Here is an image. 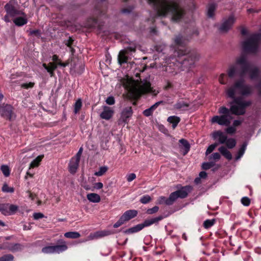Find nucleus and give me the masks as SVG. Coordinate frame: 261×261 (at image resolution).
Wrapping results in <instances>:
<instances>
[{
	"mask_svg": "<svg viewBox=\"0 0 261 261\" xmlns=\"http://www.w3.org/2000/svg\"><path fill=\"white\" fill-rule=\"evenodd\" d=\"M150 200L151 197L148 195L142 196L140 200V202L143 204H146L149 202Z\"/></svg>",
	"mask_w": 261,
	"mask_h": 261,
	"instance_id": "nucleus-44",
	"label": "nucleus"
},
{
	"mask_svg": "<svg viewBox=\"0 0 261 261\" xmlns=\"http://www.w3.org/2000/svg\"><path fill=\"white\" fill-rule=\"evenodd\" d=\"M109 234H110V232L109 231H98L94 233L93 236H92V234H90V237H91V239H93L95 238L97 239L99 238H101L105 236H108Z\"/></svg>",
	"mask_w": 261,
	"mask_h": 261,
	"instance_id": "nucleus-25",
	"label": "nucleus"
},
{
	"mask_svg": "<svg viewBox=\"0 0 261 261\" xmlns=\"http://www.w3.org/2000/svg\"><path fill=\"white\" fill-rule=\"evenodd\" d=\"M124 222H125L124 221V220H123V219H122V218L121 217L120 218V219H119V220L114 224L113 227L114 228H117V227L120 226L121 225H122L123 224H124Z\"/></svg>",
	"mask_w": 261,
	"mask_h": 261,
	"instance_id": "nucleus-50",
	"label": "nucleus"
},
{
	"mask_svg": "<svg viewBox=\"0 0 261 261\" xmlns=\"http://www.w3.org/2000/svg\"><path fill=\"white\" fill-rule=\"evenodd\" d=\"M114 114L113 110L108 106H103V110L100 114L101 118L105 120H109Z\"/></svg>",
	"mask_w": 261,
	"mask_h": 261,
	"instance_id": "nucleus-14",
	"label": "nucleus"
},
{
	"mask_svg": "<svg viewBox=\"0 0 261 261\" xmlns=\"http://www.w3.org/2000/svg\"><path fill=\"white\" fill-rule=\"evenodd\" d=\"M236 18L233 15L229 16L227 18H224L219 28L222 32H227L234 23Z\"/></svg>",
	"mask_w": 261,
	"mask_h": 261,
	"instance_id": "nucleus-11",
	"label": "nucleus"
},
{
	"mask_svg": "<svg viewBox=\"0 0 261 261\" xmlns=\"http://www.w3.org/2000/svg\"><path fill=\"white\" fill-rule=\"evenodd\" d=\"M180 120V118L176 116H170L167 119V121L172 124L173 129L176 127Z\"/></svg>",
	"mask_w": 261,
	"mask_h": 261,
	"instance_id": "nucleus-23",
	"label": "nucleus"
},
{
	"mask_svg": "<svg viewBox=\"0 0 261 261\" xmlns=\"http://www.w3.org/2000/svg\"><path fill=\"white\" fill-rule=\"evenodd\" d=\"M82 151H83V148L81 147L80 148V149H79V151L77 152V153H76V155L73 158H76V159H77L79 160H80V158H81V154L82 153Z\"/></svg>",
	"mask_w": 261,
	"mask_h": 261,
	"instance_id": "nucleus-60",
	"label": "nucleus"
},
{
	"mask_svg": "<svg viewBox=\"0 0 261 261\" xmlns=\"http://www.w3.org/2000/svg\"><path fill=\"white\" fill-rule=\"evenodd\" d=\"M187 42V40L180 35L175 36L174 38L175 45L177 46L176 52L178 57L185 56L186 57L182 60L181 63L185 67L191 68L194 64L195 62L198 60V56L195 54L191 53L189 55H187L189 50L185 49V45Z\"/></svg>",
	"mask_w": 261,
	"mask_h": 261,
	"instance_id": "nucleus-3",
	"label": "nucleus"
},
{
	"mask_svg": "<svg viewBox=\"0 0 261 261\" xmlns=\"http://www.w3.org/2000/svg\"><path fill=\"white\" fill-rule=\"evenodd\" d=\"M133 9V7L124 8L121 10V12L123 14H128L132 11Z\"/></svg>",
	"mask_w": 261,
	"mask_h": 261,
	"instance_id": "nucleus-58",
	"label": "nucleus"
},
{
	"mask_svg": "<svg viewBox=\"0 0 261 261\" xmlns=\"http://www.w3.org/2000/svg\"><path fill=\"white\" fill-rule=\"evenodd\" d=\"M91 21V23L89 24V27H95L97 23V20L96 18H92L89 19V21Z\"/></svg>",
	"mask_w": 261,
	"mask_h": 261,
	"instance_id": "nucleus-52",
	"label": "nucleus"
},
{
	"mask_svg": "<svg viewBox=\"0 0 261 261\" xmlns=\"http://www.w3.org/2000/svg\"><path fill=\"white\" fill-rule=\"evenodd\" d=\"M0 115L9 120H12L15 118V115L13 111V108L10 105L3 103L0 105Z\"/></svg>",
	"mask_w": 261,
	"mask_h": 261,
	"instance_id": "nucleus-9",
	"label": "nucleus"
},
{
	"mask_svg": "<svg viewBox=\"0 0 261 261\" xmlns=\"http://www.w3.org/2000/svg\"><path fill=\"white\" fill-rule=\"evenodd\" d=\"M242 121H243L242 120H236L233 121L232 126H234V127H235L236 128V127H237L241 124V123H242Z\"/></svg>",
	"mask_w": 261,
	"mask_h": 261,
	"instance_id": "nucleus-59",
	"label": "nucleus"
},
{
	"mask_svg": "<svg viewBox=\"0 0 261 261\" xmlns=\"http://www.w3.org/2000/svg\"><path fill=\"white\" fill-rule=\"evenodd\" d=\"M23 247L20 244H14L8 245V249L12 252H17L21 250Z\"/></svg>",
	"mask_w": 261,
	"mask_h": 261,
	"instance_id": "nucleus-26",
	"label": "nucleus"
},
{
	"mask_svg": "<svg viewBox=\"0 0 261 261\" xmlns=\"http://www.w3.org/2000/svg\"><path fill=\"white\" fill-rule=\"evenodd\" d=\"M149 4L156 10L158 16L171 15L174 21H179L186 14L185 9L180 6L179 0H148Z\"/></svg>",
	"mask_w": 261,
	"mask_h": 261,
	"instance_id": "nucleus-2",
	"label": "nucleus"
},
{
	"mask_svg": "<svg viewBox=\"0 0 261 261\" xmlns=\"http://www.w3.org/2000/svg\"><path fill=\"white\" fill-rule=\"evenodd\" d=\"M172 88H173L172 84L170 83H168L167 85L165 87V89L167 90L169 89Z\"/></svg>",
	"mask_w": 261,
	"mask_h": 261,
	"instance_id": "nucleus-64",
	"label": "nucleus"
},
{
	"mask_svg": "<svg viewBox=\"0 0 261 261\" xmlns=\"http://www.w3.org/2000/svg\"><path fill=\"white\" fill-rule=\"evenodd\" d=\"M215 220L214 219H207L203 223V226L205 228H208L212 226L215 223Z\"/></svg>",
	"mask_w": 261,
	"mask_h": 261,
	"instance_id": "nucleus-40",
	"label": "nucleus"
},
{
	"mask_svg": "<svg viewBox=\"0 0 261 261\" xmlns=\"http://www.w3.org/2000/svg\"><path fill=\"white\" fill-rule=\"evenodd\" d=\"M242 203L245 206H248L250 203V200L247 197H244L241 199Z\"/></svg>",
	"mask_w": 261,
	"mask_h": 261,
	"instance_id": "nucleus-48",
	"label": "nucleus"
},
{
	"mask_svg": "<svg viewBox=\"0 0 261 261\" xmlns=\"http://www.w3.org/2000/svg\"><path fill=\"white\" fill-rule=\"evenodd\" d=\"M192 189L191 186H187L182 187L179 190L172 193L169 198H167V205H172L178 198H184L186 197Z\"/></svg>",
	"mask_w": 261,
	"mask_h": 261,
	"instance_id": "nucleus-6",
	"label": "nucleus"
},
{
	"mask_svg": "<svg viewBox=\"0 0 261 261\" xmlns=\"http://www.w3.org/2000/svg\"><path fill=\"white\" fill-rule=\"evenodd\" d=\"M123 86L134 97H138L142 94L151 91V88L149 82L138 83L131 79H127L123 82Z\"/></svg>",
	"mask_w": 261,
	"mask_h": 261,
	"instance_id": "nucleus-4",
	"label": "nucleus"
},
{
	"mask_svg": "<svg viewBox=\"0 0 261 261\" xmlns=\"http://www.w3.org/2000/svg\"><path fill=\"white\" fill-rule=\"evenodd\" d=\"M221 155L218 152H214L208 156V160L213 162H217L219 161Z\"/></svg>",
	"mask_w": 261,
	"mask_h": 261,
	"instance_id": "nucleus-32",
	"label": "nucleus"
},
{
	"mask_svg": "<svg viewBox=\"0 0 261 261\" xmlns=\"http://www.w3.org/2000/svg\"><path fill=\"white\" fill-rule=\"evenodd\" d=\"M43 66L50 73L51 76L53 75V72L57 68V65L54 63H49L48 65L43 64Z\"/></svg>",
	"mask_w": 261,
	"mask_h": 261,
	"instance_id": "nucleus-27",
	"label": "nucleus"
},
{
	"mask_svg": "<svg viewBox=\"0 0 261 261\" xmlns=\"http://www.w3.org/2000/svg\"><path fill=\"white\" fill-rule=\"evenodd\" d=\"M143 113L145 116L148 117L152 114L153 111L150 108H148L144 110Z\"/></svg>",
	"mask_w": 261,
	"mask_h": 261,
	"instance_id": "nucleus-56",
	"label": "nucleus"
},
{
	"mask_svg": "<svg viewBox=\"0 0 261 261\" xmlns=\"http://www.w3.org/2000/svg\"><path fill=\"white\" fill-rule=\"evenodd\" d=\"M159 210V207L157 206H155L151 208H149L147 210L146 213L148 214H153L156 213Z\"/></svg>",
	"mask_w": 261,
	"mask_h": 261,
	"instance_id": "nucleus-47",
	"label": "nucleus"
},
{
	"mask_svg": "<svg viewBox=\"0 0 261 261\" xmlns=\"http://www.w3.org/2000/svg\"><path fill=\"white\" fill-rule=\"evenodd\" d=\"M2 190L3 192L11 193H13L14 191V188L11 187H9L6 183L4 184Z\"/></svg>",
	"mask_w": 261,
	"mask_h": 261,
	"instance_id": "nucleus-38",
	"label": "nucleus"
},
{
	"mask_svg": "<svg viewBox=\"0 0 261 261\" xmlns=\"http://www.w3.org/2000/svg\"><path fill=\"white\" fill-rule=\"evenodd\" d=\"M43 217V214L41 213H35L33 214V218L35 220H38L42 218Z\"/></svg>",
	"mask_w": 261,
	"mask_h": 261,
	"instance_id": "nucleus-54",
	"label": "nucleus"
},
{
	"mask_svg": "<svg viewBox=\"0 0 261 261\" xmlns=\"http://www.w3.org/2000/svg\"><path fill=\"white\" fill-rule=\"evenodd\" d=\"M106 102L108 105H112L115 103V100L113 96H109L107 98Z\"/></svg>",
	"mask_w": 261,
	"mask_h": 261,
	"instance_id": "nucleus-49",
	"label": "nucleus"
},
{
	"mask_svg": "<svg viewBox=\"0 0 261 261\" xmlns=\"http://www.w3.org/2000/svg\"><path fill=\"white\" fill-rule=\"evenodd\" d=\"M227 72L228 77L231 79L237 75H239L240 78L236 80L226 90L227 96L233 99L230 103V109L224 107H220L219 113L222 115L215 116L212 119L213 123L224 126L230 125L231 123L232 117L230 116V112L236 115H244L246 112V109L251 104L250 100H247L243 98L249 96L253 91L252 86L245 83L243 77L246 74L248 73L252 80H258V83L256 87L259 94H261L259 69L256 66L250 64L245 56L241 55L237 58L235 63L229 66Z\"/></svg>",
	"mask_w": 261,
	"mask_h": 261,
	"instance_id": "nucleus-1",
	"label": "nucleus"
},
{
	"mask_svg": "<svg viewBox=\"0 0 261 261\" xmlns=\"http://www.w3.org/2000/svg\"><path fill=\"white\" fill-rule=\"evenodd\" d=\"M14 256L11 254H6L0 257V261H13Z\"/></svg>",
	"mask_w": 261,
	"mask_h": 261,
	"instance_id": "nucleus-42",
	"label": "nucleus"
},
{
	"mask_svg": "<svg viewBox=\"0 0 261 261\" xmlns=\"http://www.w3.org/2000/svg\"><path fill=\"white\" fill-rule=\"evenodd\" d=\"M8 207H9V215H10L13 214L14 213H15L18 208L17 206L13 205V204H9Z\"/></svg>",
	"mask_w": 261,
	"mask_h": 261,
	"instance_id": "nucleus-46",
	"label": "nucleus"
},
{
	"mask_svg": "<svg viewBox=\"0 0 261 261\" xmlns=\"http://www.w3.org/2000/svg\"><path fill=\"white\" fill-rule=\"evenodd\" d=\"M1 169L5 176L7 177L10 175V169L7 165H2Z\"/></svg>",
	"mask_w": 261,
	"mask_h": 261,
	"instance_id": "nucleus-39",
	"label": "nucleus"
},
{
	"mask_svg": "<svg viewBox=\"0 0 261 261\" xmlns=\"http://www.w3.org/2000/svg\"><path fill=\"white\" fill-rule=\"evenodd\" d=\"M246 148V144H243L238 151V154L236 157V160L240 159L244 154Z\"/></svg>",
	"mask_w": 261,
	"mask_h": 261,
	"instance_id": "nucleus-35",
	"label": "nucleus"
},
{
	"mask_svg": "<svg viewBox=\"0 0 261 261\" xmlns=\"http://www.w3.org/2000/svg\"><path fill=\"white\" fill-rule=\"evenodd\" d=\"M218 150L220 153L228 160H231L232 159L231 153L229 150H228L226 147L221 146L218 148Z\"/></svg>",
	"mask_w": 261,
	"mask_h": 261,
	"instance_id": "nucleus-19",
	"label": "nucleus"
},
{
	"mask_svg": "<svg viewBox=\"0 0 261 261\" xmlns=\"http://www.w3.org/2000/svg\"><path fill=\"white\" fill-rule=\"evenodd\" d=\"M143 228V226L142 225V224H139L134 227L126 229L124 231V233L126 234L134 233L141 230Z\"/></svg>",
	"mask_w": 261,
	"mask_h": 261,
	"instance_id": "nucleus-20",
	"label": "nucleus"
},
{
	"mask_svg": "<svg viewBox=\"0 0 261 261\" xmlns=\"http://www.w3.org/2000/svg\"><path fill=\"white\" fill-rule=\"evenodd\" d=\"M13 22L17 26H22L26 24L28 22L27 19L25 16L22 17L18 16L13 19Z\"/></svg>",
	"mask_w": 261,
	"mask_h": 261,
	"instance_id": "nucleus-22",
	"label": "nucleus"
},
{
	"mask_svg": "<svg viewBox=\"0 0 261 261\" xmlns=\"http://www.w3.org/2000/svg\"><path fill=\"white\" fill-rule=\"evenodd\" d=\"M162 102V101L156 102L152 106H151L149 108L153 112L158 108V107Z\"/></svg>",
	"mask_w": 261,
	"mask_h": 261,
	"instance_id": "nucleus-57",
	"label": "nucleus"
},
{
	"mask_svg": "<svg viewBox=\"0 0 261 261\" xmlns=\"http://www.w3.org/2000/svg\"><path fill=\"white\" fill-rule=\"evenodd\" d=\"M64 236L67 238L77 239L80 237V233L76 231H70L65 233Z\"/></svg>",
	"mask_w": 261,
	"mask_h": 261,
	"instance_id": "nucleus-29",
	"label": "nucleus"
},
{
	"mask_svg": "<svg viewBox=\"0 0 261 261\" xmlns=\"http://www.w3.org/2000/svg\"><path fill=\"white\" fill-rule=\"evenodd\" d=\"M7 14L4 17V20L6 22H10L11 19L10 18H15L18 16L23 15L24 13L15 8L11 4H7L5 6Z\"/></svg>",
	"mask_w": 261,
	"mask_h": 261,
	"instance_id": "nucleus-8",
	"label": "nucleus"
},
{
	"mask_svg": "<svg viewBox=\"0 0 261 261\" xmlns=\"http://www.w3.org/2000/svg\"><path fill=\"white\" fill-rule=\"evenodd\" d=\"M87 199L93 203H98L100 201V196L96 193H89L87 195Z\"/></svg>",
	"mask_w": 261,
	"mask_h": 261,
	"instance_id": "nucleus-21",
	"label": "nucleus"
},
{
	"mask_svg": "<svg viewBox=\"0 0 261 261\" xmlns=\"http://www.w3.org/2000/svg\"><path fill=\"white\" fill-rule=\"evenodd\" d=\"M138 214V212L135 210H130L126 211L122 216L121 218L125 222L132 218L135 217Z\"/></svg>",
	"mask_w": 261,
	"mask_h": 261,
	"instance_id": "nucleus-16",
	"label": "nucleus"
},
{
	"mask_svg": "<svg viewBox=\"0 0 261 261\" xmlns=\"http://www.w3.org/2000/svg\"><path fill=\"white\" fill-rule=\"evenodd\" d=\"M108 170V168L107 166L100 167L99 170L94 173V175L97 176H101L104 175Z\"/></svg>",
	"mask_w": 261,
	"mask_h": 261,
	"instance_id": "nucleus-33",
	"label": "nucleus"
},
{
	"mask_svg": "<svg viewBox=\"0 0 261 261\" xmlns=\"http://www.w3.org/2000/svg\"><path fill=\"white\" fill-rule=\"evenodd\" d=\"M260 40L261 33L251 35L242 43L244 50L249 53H256L258 50V44Z\"/></svg>",
	"mask_w": 261,
	"mask_h": 261,
	"instance_id": "nucleus-5",
	"label": "nucleus"
},
{
	"mask_svg": "<svg viewBox=\"0 0 261 261\" xmlns=\"http://www.w3.org/2000/svg\"><path fill=\"white\" fill-rule=\"evenodd\" d=\"M219 143L215 142V143L210 145L205 151V155H208L211 153L218 145Z\"/></svg>",
	"mask_w": 261,
	"mask_h": 261,
	"instance_id": "nucleus-37",
	"label": "nucleus"
},
{
	"mask_svg": "<svg viewBox=\"0 0 261 261\" xmlns=\"http://www.w3.org/2000/svg\"><path fill=\"white\" fill-rule=\"evenodd\" d=\"M162 219V216H159L157 217L146 219L144 221V222L143 223L141 224L143 226V228H144L145 227L149 226L153 224L157 223Z\"/></svg>",
	"mask_w": 261,
	"mask_h": 261,
	"instance_id": "nucleus-18",
	"label": "nucleus"
},
{
	"mask_svg": "<svg viewBox=\"0 0 261 261\" xmlns=\"http://www.w3.org/2000/svg\"><path fill=\"white\" fill-rule=\"evenodd\" d=\"M213 137L215 140H218L220 144H224L227 139V136L220 130L214 132Z\"/></svg>",
	"mask_w": 261,
	"mask_h": 261,
	"instance_id": "nucleus-15",
	"label": "nucleus"
},
{
	"mask_svg": "<svg viewBox=\"0 0 261 261\" xmlns=\"http://www.w3.org/2000/svg\"><path fill=\"white\" fill-rule=\"evenodd\" d=\"M43 157V155H39L35 160H34L30 165L29 170H30L31 168L38 166Z\"/></svg>",
	"mask_w": 261,
	"mask_h": 261,
	"instance_id": "nucleus-28",
	"label": "nucleus"
},
{
	"mask_svg": "<svg viewBox=\"0 0 261 261\" xmlns=\"http://www.w3.org/2000/svg\"><path fill=\"white\" fill-rule=\"evenodd\" d=\"M73 39L71 38H69L67 41V42L66 43L67 46L71 47L72 44L73 43Z\"/></svg>",
	"mask_w": 261,
	"mask_h": 261,
	"instance_id": "nucleus-63",
	"label": "nucleus"
},
{
	"mask_svg": "<svg viewBox=\"0 0 261 261\" xmlns=\"http://www.w3.org/2000/svg\"><path fill=\"white\" fill-rule=\"evenodd\" d=\"M34 85H35V83L29 82V83H23V84H21L20 87L21 88L28 89L30 88H33Z\"/></svg>",
	"mask_w": 261,
	"mask_h": 261,
	"instance_id": "nucleus-43",
	"label": "nucleus"
},
{
	"mask_svg": "<svg viewBox=\"0 0 261 261\" xmlns=\"http://www.w3.org/2000/svg\"><path fill=\"white\" fill-rule=\"evenodd\" d=\"M136 50L135 47H128L126 50H122L119 52L118 57V63L120 65L123 63H126L128 60V57L126 56L128 50L130 51H135Z\"/></svg>",
	"mask_w": 261,
	"mask_h": 261,
	"instance_id": "nucleus-13",
	"label": "nucleus"
},
{
	"mask_svg": "<svg viewBox=\"0 0 261 261\" xmlns=\"http://www.w3.org/2000/svg\"><path fill=\"white\" fill-rule=\"evenodd\" d=\"M179 143L182 145V146L184 147L185 152L184 153V154H186L187 153V152L189 151L190 146L188 142V141L185 139H180L179 140Z\"/></svg>",
	"mask_w": 261,
	"mask_h": 261,
	"instance_id": "nucleus-34",
	"label": "nucleus"
},
{
	"mask_svg": "<svg viewBox=\"0 0 261 261\" xmlns=\"http://www.w3.org/2000/svg\"><path fill=\"white\" fill-rule=\"evenodd\" d=\"M167 198L162 196L160 197L159 199V203L160 204L165 203L166 204H167Z\"/></svg>",
	"mask_w": 261,
	"mask_h": 261,
	"instance_id": "nucleus-61",
	"label": "nucleus"
},
{
	"mask_svg": "<svg viewBox=\"0 0 261 261\" xmlns=\"http://www.w3.org/2000/svg\"><path fill=\"white\" fill-rule=\"evenodd\" d=\"M82 106V102L81 99H79L74 104V112L77 114L80 111Z\"/></svg>",
	"mask_w": 261,
	"mask_h": 261,
	"instance_id": "nucleus-36",
	"label": "nucleus"
},
{
	"mask_svg": "<svg viewBox=\"0 0 261 261\" xmlns=\"http://www.w3.org/2000/svg\"><path fill=\"white\" fill-rule=\"evenodd\" d=\"M189 103L182 98L178 99L173 106V109L177 111H186L188 110Z\"/></svg>",
	"mask_w": 261,
	"mask_h": 261,
	"instance_id": "nucleus-12",
	"label": "nucleus"
},
{
	"mask_svg": "<svg viewBox=\"0 0 261 261\" xmlns=\"http://www.w3.org/2000/svg\"><path fill=\"white\" fill-rule=\"evenodd\" d=\"M217 5L214 3L210 4L207 7V15L209 17H213L215 15V11L216 9Z\"/></svg>",
	"mask_w": 261,
	"mask_h": 261,
	"instance_id": "nucleus-24",
	"label": "nucleus"
},
{
	"mask_svg": "<svg viewBox=\"0 0 261 261\" xmlns=\"http://www.w3.org/2000/svg\"><path fill=\"white\" fill-rule=\"evenodd\" d=\"M60 244L54 246H46L42 248L41 251L44 254H59L66 251L68 247L66 242L63 240L58 241Z\"/></svg>",
	"mask_w": 261,
	"mask_h": 261,
	"instance_id": "nucleus-7",
	"label": "nucleus"
},
{
	"mask_svg": "<svg viewBox=\"0 0 261 261\" xmlns=\"http://www.w3.org/2000/svg\"><path fill=\"white\" fill-rule=\"evenodd\" d=\"M207 176V173L204 171H201L199 174V177L200 178H205Z\"/></svg>",
	"mask_w": 261,
	"mask_h": 261,
	"instance_id": "nucleus-62",
	"label": "nucleus"
},
{
	"mask_svg": "<svg viewBox=\"0 0 261 261\" xmlns=\"http://www.w3.org/2000/svg\"><path fill=\"white\" fill-rule=\"evenodd\" d=\"M133 114V110L131 107H127L124 108L121 113V116L118 120V124L126 123Z\"/></svg>",
	"mask_w": 261,
	"mask_h": 261,
	"instance_id": "nucleus-10",
	"label": "nucleus"
},
{
	"mask_svg": "<svg viewBox=\"0 0 261 261\" xmlns=\"http://www.w3.org/2000/svg\"><path fill=\"white\" fill-rule=\"evenodd\" d=\"M103 187V184L100 182H96L94 184V186L93 189L94 190V189L97 190H99L102 189Z\"/></svg>",
	"mask_w": 261,
	"mask_h": 261,
	"instance_id": "nucleus-55",
	"label": "nucleus"
},
{
	"mask_svg": "<svg viewBox=\"0 0 261 261\" xmlns=\"http://www.w3.org/2000/svg\"><path fill=\"white\" fill-rule=\"evenodd\" d=\"M225 143L226 145L227 148L229 149H232L235 147L236 145V141L234 139L229 138L227 139Z\"/></svg>",
	"mask_w": 261,
	"mask_h": 261,
	"instance_id": "nucleus-31",
	"label": "nucleus"
},
{
	"mask_svg": "<svg viewBox=\"0 0 261 261\" xmlns=\"http://www.w3.org/2000/svg\"><path fill=\"white\" fill-rule=\"evenodd\" d=\"M226 77V75L224 73H222L219 77V82L222 84H225L226 81L225 80V79Z\"/></svg>",
	"mask_w": 261,
	"mask_h": 261,
	"instance_id": "nucleus-51",
	"label": "nucleus"
},
{
	"mask_svg": "<svg viewBox=\"0 0 261 261\" xmlns=\"http://www.w3.org/2000/svg\"><path fill=\"white\" fill-rule=\"evenodd\" d=\"M215 165L214 162L211 161L210 162L203 163L202 167L204 170H208L213 167Z\"/></svg>",
	"mask_w": 261,
	"mask_h": 261,
	"instance_id": "nucleus-41",
	"label": "nucleus"
},
{
	"mask_svg": "<svg viewBox=\"0 0 261 261\" xmlns=\"http://www.w3.org/2000/svg\"><path fill=\"white\" fill-rule=\"evenodd\" d=\"M9 203H0V212L4 215H9Z\"/></svg>",
	"mask_w": 261,
	"mask_h": 261,
	"instance_id": "nucleus-30",
	"label": "nucleus"
},
{
	"mask_svg": "<svg viewBox=\"0 0 261 261\" xmlns=\"http://www.w3.org/2000/svg\"><path fill=\"white\" fill-rule=\"evenodd\" d=\"M80 160L72 158L69 164V170L71 173L76 172L79 165Z\"/></svg>",
	"mask_w": 261,
	"mask_h": 261,
	"instance_id": "nucleus-17",
	"label": "nucleus"
},
{
	"mask_svg": "<svg viewBox=\"0 0 261 261\" xmlns=\"http://www.w3.org/2000/svg\"><path fill=\"white\" fill-rule=\"evenodd\" d=\"M228 127L225 129V132L228 134H233L236 132V128L232 126H227Z\"/></svg>",
	"mask_w": 261,
	"mask_h": 261,
	"instance_id": "nucleus-45",
	"label": "nucleus"
},
{
	"mask_svg": "<svg viewBox=\"0 0 261 261\" xmlns=\"http://www.w3.org/2000/svg\"><path fill=\"white\" fill-rule=\"evenodd\" d=\"M136 177V174L135 173H130L127 175V180L129 182L133 181Z\"/></svg>",
	"mask_w": 261,
	"mask_h": 261,
	"instance_id": "nucleus-53",
	"label": "nucleus"
}]
</instances>
